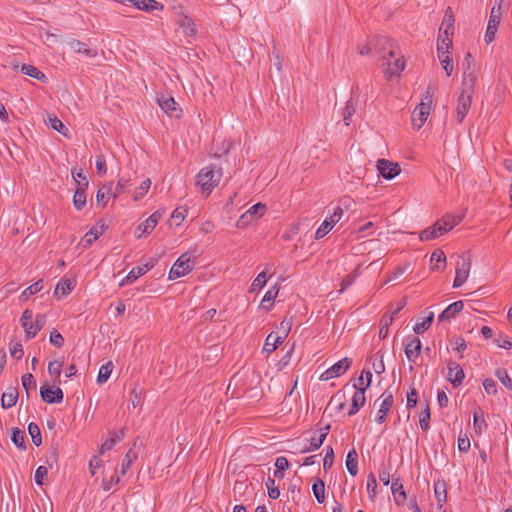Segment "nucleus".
Listing matches in <instances>:
<instances>
[{"label":"nucleus","mask_w":512,"mask_h":512,"mask_svg":"<svg viewBox=\"0 0 512 512\" xmlns=\"http://www.w3.org/2000/svg\"><path fill=\"white\" fill-rule=\"evenodd\" d=\"M277 295V289L273 288L268 290L261 301V307L266 310H270L271 307L273 306L274 300L276 299Z\"/></svg>","instance_id":"obj_45"},{"label":"nucleus","mask_w":512,"mask_h":512,"mask_svg":"<svg viewBox=\"0 0 512 512\" xmlns=\"http://www.w3.org/2000/svg\"><path fill=\"white\" fill-rule=\"evenodd\" d=\"M377 169L379 174L388 180L395 178L401 172V168L397 163L386 159H379L377 161Z\"/></svg>","instance_id":"obj_12"},{"label":"nucleus","mask_w":512,"mask_h":512,"mask_svg":"<svg viewBox=\"0 0 512 512\" xmlns=\"http://www.w3.org/2000/svg\"><path fill=\"white\" fill-rule=\"evenodd\" d=\"M40 396L44 402L54 404L61 403L63 401L64 394L59 387L53 389L47 385H43L40 388Z\"/></svg>","instance_id":"obj_15"},{"label":"nucleus","mask_w":512,"mask_h":512,"mask_svg":"<svg viewBox=\"0 0 512 512\" xmlns=\"http://www.w3.org/2000/svg\"><path fill=\"white\" fill-rule=\"evenodd\" d=\"M446 260L445 254L442 250H435L431 254L432 269H440L439 263H444Z\"/></svg>","instance_id":"obj_60"},{"label":"nucleus","mask_w":512,"mask_h":512,"mask_svg":"<svg viewBox=\"0 0 512 512\" xmlns=\"http://www.w3.org/2000/svg\"><path fill=\"white\" fill-rule=\"evenodd\" d=\"M410 268V263L406 262L395 268V270L387 275L386 282H390L401 277Z\"/></svg>","instance_id":"obj_54"},{"label":"nucleus","mask_w":512,"mask_h":512,"mask_svg":"<svg viewBox=\"0 0 512 512\" xmlns=\"http://www.w3.org/2000/svg\"><path fill=\"white\" fill-rule=\"evenodd\" d=\"M366 384L365 387H358V385H354L356 389L354 395L352 396V405L348 412L349 416L355 415L366 402L365 391L371 385L372 381V373L370 371L365 372Z\"/></svg>","instance_id":"obj_6"},{"label":"nucleus","mask_w":512,"mask_h":512,"mask_svg":"<svg viewBox=\"0 0 512 512\" xmlns=\"http://www.w3.org/2000/svg\"><path fill=\"white\" fill-rule=\"evenodd\" d=\"M18 399V390L17 388H10L8 391L4 392L1 397V405L4 409H8L13 407Z\"/></svg>","instance_id":"obj_30"},{"label":"nucleus","mask_w":512,"mask_h":512,"mask_svg":"<svg viewBox=\"0 0 512 512\" xmlns=\"http://www.w3.org/2000/svg\"><path fill=\"white\" fill-rule=\"evenodd\" d=\"M11 441L15 444V446H17L19 449H26V445H25V433L18 429V428H15L12 432V436H11Z\"/></svg>","instance_id":"obj_49"},{"label":"nucleus","mask_w":512,"mask_h":512,"mask_svg":"<svg viewBox=\"0 0 512 512\" xmlns=\"http://www.w3.org/2000/svg\"><path fill=\"white\" fill-rule=\"evenodd\" d=\"M434 319V313L429 312V314L424 317V319L421 322H418L413 327V331L416 334H423L426 330H428L433 322Z\"/></svg>","instance_id":"obj_37"},{"label":"nucleus","mask_w":512,"mask_h":512,"mask_svg":"<svg viewBox=\"0 0 512 512\" xmlns=\"http://www.w3.org/2000/svg\"><path fill=\"white\" fill-rule=\"evenodd\" d=\"M137 458V454L133 449H129L121 464V474L125 475Z\"/></svg>","instance_id":"obj_46"},{"label":"nucleus","mask_w":512,"mask_h":512,"mask_svg":"<svg viewBox=\"0 0 512 512\" xmlns=\"http://www.w3.org/2000/svg\"><path fill=\"white\" fill-rule=\"evenodd\" d=\"M442 235H444V234L439 232L438 225H437V223H435L433 226L428 227L427 229L423 230L420 233V240L421 241H429V240L435 239Z\"/></svg>","instance_id":"obj_43"},{"label":"nucleus","mask_w":512,"mask_h":512,"mask_svg":"<svg viewBox=\"0 0 512 512\" xmlns=\"http://www.w3.org/2000/svg\"><path fill=\"white\" fill-rule=\"evenodd\" d=\"M266 209H267V207L265 204L257 203L255 205H253L252 207H250L247 210V212L252 217V219L255 221V220L261 218L265 214Z\"/></svg>","instance_id":"obj_51"},{"label":"nucleus","mask_w":512,"mask_h":512,"mask_svg":"<svg viewBox=\"0 0 512 512\" xmlns=\"http://www.w3.org/2000/svg\"><path fill=\"white\" fill-rule=\"evenodd\" d=\"M454 21L455 20H454L453 14H452V10L449 7L445 12V15H444V18H443V21L441 24V28H440V30H442L444 27V35L452 36L454 34Z\"/></svg>","instance_id":"obj_32"},{"label":"nucleus","mask_w":512,"mask_h":512,"mask_svg":"<svg viewBox=\"0 0 512 512\" xmlns=\"http://www.w3.org/2000/svg\"><path fill=\"white\" fill-rule=\"evenodd\" d=\"M351 364L352 360L348 357L339 360L321 374L320 380L328 381L330 379L343 375L350 368Z\"/></svg>","instance_id":"obj_8"},{"label":"nucleus","mask_w":512,"mask_h":512,"mask_svg":"<svg viewBox=\"0 0 512 512\" xmlns=\"http://www.w3.org/2000/svg\"><path fill=\"white\" fill-rule=\"evenodd\" d=\"M196 252L197 249L194 248L193 251L183 253L172 265L169 271V279L174 280L180 278L192 271L195 264L193 258H196L193 254Z\"/></svg>","instance_id":"obj_3"},{"label":"nucleus","mask_w":512,"mask_h":512,"mask_svg":"<svg viewBox=\"0 0 512 512\" xmlns=\"http://www.w3.org/2000/svg\"><path fill=\"white\" fill-rule=\"evenodd\" d=\"M131 186L130 180L125 178H120L117 184L112 186V197L117 198L119 195L125 192V190Z\"/></svg>","instance_id":"obj_48"},{"label":"nucleus","mask_w":512,"mask_h":512,"mask_svg":"<svg viewBox=\"0 0 512 512\" xmlns=\"http://www.w3.org/2000/svg\"><path fill=\"white\" fill-rule=\"evenodd\" d=\"M495 376L508 390L512 391V379L510 378L505 369H497L495 372Z\"/></svg>","instance_id":"obj_52"},{"label":"nucleus","mask_w":512,"mask_h":512,"mask_svg":"<svg viewBox=\"0 0 512 512\" xmlns=\"http://www.w3.org/2000/svg\"><path fill=\"white\" fill-rule=\"evenodd\" d=\"M133 4L136 8L143 11H153L155 9H162L163 5L155 0H127Z\"/></svg>","instance_id":"obj_31"},{"label":"nucleus","mask_w":512,"mask_h":512,"mask_svg":"<svg viewBox=\"0 0 512 512\" xmlns=\"http://www.w3.org/2000/svg\"><path fill=\"white\" fill-rule=\"evenodd\" d=\"M380 398H382V402L380 404L378 412L388 414L394 403L393 394L388 391H385Z\"/></svg>","instance_id":"obj_41"},{"label":"nucleus","mask_w":512,"mask_h":512,"mask_svg":"<svg viewBox=\"0 0 512 512\" xmlns=\"http://www.w3.org/2000/svg\"><path fill=\"white\" fill-rule=\"evenodd\" d=\"M437 50H438V58L440 60V63L442 65L443 69L446 72V75L451 76V74L453 72L454 65H453V59L450 56L449 51H442V46L437 47Z\"/></svg>","instance_id":"obj_26"},{"label":"nucleus","mask_w":512,"mask_h":512,"mask_svg":"<svg viewBox=\"0 0 512 512\" xmlns=\"http://www.w3.org/2000/svg\"><path fill=\"white\" fill-rule=\"evenodd\" d=\"M150 185L151 180L149 178L143 180L140 186L136 189L134 200L142 198L148 192Z\"/></svg>","instance_id":"obj_64"},{"label":"nucleus","mask_w":512,"mask_h":512,"mask_svg":"<svg viewBox=\"0 0 512 512\" xmlns=\"http://www.w3.org/2000/svg\"><path fill=\"white\" fill-rule=\"evenodd\" d=\"M313 494L318 501V503L322 504L325 501V483L320 478H317L316 481L312 485Z\"/></svg>","instance_id":"obj_36"},{"label":"nucleus","mask_w":512,"mask_h":512,"mask_svg":"<svg viewBox=\"0 0 512 512\" xmlns=\"http://www.w3.org/2000/svg\"><path fill=\"white\" fill-rule=\"evenodd\" d=\"M404 305H405V302L402 305H400L398 308H396L390 316L384 315L382 317L381 322H380V330H379V338L380 339H385L387 337L389 325H391V323L394 320V316L400 312V310L403 308Z\"/></svg>","instance_id":"obj_25"},{"label":"nucleus","mask_w":512,"mask_h":512,"mask_svg":"<svg viewBox=\"0 0 512 512\" xmlns=\"http://www.w3.org/2000/svg\"><path fill=\"white\" fill-rule=\"evenodd\" d=\"M75 281L73 279H62L55 287L54 294L61 292L62 296L68 295L74 288Z\"/></svg>","instance_id":"obj_35"},{"label":"nucleus","mask_w":512,"mask_h":512,"mask_svg":"<svg viewBox=\"0 0 512 512\" xmlns=\"http://www.w3.org/2000/svg\"><path fill=\"white\" fill-rule=\"evenodd\" d=\"M163 215L164 211H155L144 222L138 225L135 231V236L139 239L145 235L150 234L162 219Z\"/></svg>","instance_id":"obj_9"},{"label":"nucleus","mask_w":512,"mask_h":512,"mask_svg":"<svg viewBox=\"0 0 512 512\" xmlns=\"http://www.w3.org/2000/svg\"><path fill=\"white\" fill-rule=\"evenodd\" d=\"M463 307L464 303L462 301L453 302L442 311V313L438 316V320L440 322L451 320L462 311Z\"/></svg>","instance_id":"obj_22"},{"label":"nucleus","mask_w":512,"mask_h":512,"mask_svg":"<svg viewBox=\"0 0 512 512\" xmlns=\"http://www.w3.org/2000/svg\"><path fill=\"white\" fill-rule=\"evenodd\" d=\"M421 352V341L417 337H413L405 345V355L409 361L414 362L415 359L420 355Z\"/></svg>","instance_id":"obj_24"},{"label":"nucleus","mask_w":512,"mask_h":512,"mask_svg":"<svg viewBox=\"0 0 512 512\" xmlns=\"http://www.w3.org/2000/svg\"><path fill=\"white\" fill-rule=\"evenodd\" d=\"M222 175L221 167L216 165L203 167L196 176V185L201 188L203 194L208 196L218 186Z\"/></svg>","instance_id":"obj_1"},{"label":"nucleus","mask_w":512,"mask_h":512,"mask_svg":"<svg viewBox=\"0 0 512 512\" xmlns=\"http://www.w3.org/2000/svg\"><path fill=\"white\" fill-rule=\"evenodd\" d=\"M106 226L104 224H97L93 226L82 238V243L84 247L90 246L94 241H96L106 230Z\"/></svg>","instance_id":"obj_23"},{"label":"nucleus","mask_w":512,"mask_h":512,"mask_svg":"<svg viewBox=\"0 0 512 512\" xmlns=\"http://www.w3.org/2000/svg\"><path fill=\"white\" fill-rule=\"evenodd\" d=\"M179 26L187 36H193L196 33V27L193 20L188 16H183L179 20Z\"/></svg>","instance_id":"obj_40"},{"label":"nucleus","mask_w":512,"mask_h":512,"mask_svg":"<svg viewBox=\"0 0 512 512\" xmlns=\"http://www.w3.org/2000/svg\"><path fill=\"white\" fill-rule=\"evenodd\" d=\"M346 467L348 472L352 476H356L358 473V454L355 449L348 452L346 457Z\"/></svg>","instance_id":"obj_33"},{"label":"nucleus","mask_w":512,"mask_h":512,"mask_svg":"<svg viewBox=\"0 0 512 512\" xmlns=\"http://www.w3.org/2000/svg\"><path fill=\"white\" fill-rule=\"evenodd\" d=\"M62 367H63V361L54 360V361L50 362L48 365L49 375L58 379L61 375Z\"/></svg>","instance_id":"obj_55"},{"label":"nucleus","mask_w":512,"mask_h":512,"mask_svg":"<svg viewBox=\"0 0 512 512\" xmlns=\"http://www.w3.org/2000/svg\"><path fill=\"white\" fill-rule=\"evenodd\" d=\"M157 102L161 109L168 114L170 117L179 118L181 115V109L178 107V104L175 102L172 96L161 95L157 97Z\"/></svg>","instance_id":"obj_13"},{"label":"nucleus","mask_w":512,"mask_h":512,"mask_svg":"<svg viewBox=\"0 0 512 512\" xmlns=\"http://www.w3.org/2000/svg\"><path fill=\"white\" fill-rule=\"evenodd\" d=\"M372 368L376 374H382L385 371V365L383 362V354L380 351H378L374 355Z\"/></svg>","instance_id":"obj_57"},{"label":"nucleus","mask_w":512,"mask_h":512,"mask_svg":"<svg viewBox=\"0 0 512 512\" xmlns=\"http://www.w3.org/2000/svg\"><path fill=\"white\" fill-rule=\"evenodd\" d=\"M372 44L373 48L377 50L379 54H383L384 59L386 53L390 58L395 57L397 44L391 38L387 36H377L372 40Z\"/></svg>","instance_id":"obj_7"},{"label":"nucleus","mask_w":512,"mask_h":512,"mask_svg":"<svg viewBox=\"0 0 512 512\" xmlns=\"http://www.w3.org/2000/svg\"><path fill=\"white\" fill-rule=\"evenodd\" d=\"M49 123L50 126L56 130L57 132L61 133L62 135L69 137L68 132L69 130L66 128V126L62 123L60 119H58L56 116H50L49 117Z\"/></svg>","instance_id":"obj_53"},{"label":"nucleus","mask_w":512,"mask_h":512,"mask_svg":"<svg viewBox=\"0 0 512 512\" xmlns=\"http://www.w3.org/2000/svg\"><path fill=\"white\" fill-rule=\"evenodd\" d=\"M284 337L279 336L275 334L274 332H271L265 340L263 351L267 352L268 354L274 352L278 346L283 342Z\"/></svg>","instance_id":"obj_29"},{"label":"nucleus","mask_w":512,"mask_h":512,"mask_svg":"<svg viewBox=\"0 0 512 512\" xmlns=\"http://www.w3.org/2000/svg\"><path fill=\"white\" fill-rule=\"evenodd\" d=\"M70 45L76 53L84 54L89 58H93L97 55L96 50L87 48L86 44L79 40H73Z\"/></svg>","instance_id":"obj_34"},{"label":"nucleus","mask_w":512,"mask_h":512,"mask_svg":"<svg viewBox=\"0 0 512 512\" xmlns=\"http://www.w3.org/2000/svg\"><path fill=\"white\" fill-rule=\"evenodd\" d=\"M33 319V312L29 309H26L21 316L20 322L22 327L25 330V335L27 339L34 338L37 333L43 328L45 325V316L42 314H37L33 325H28V321Z\"/></svg>","instance_id":"obj_5"},{"label":"nucleus","mask_w":512,"mask_h":512,"mask_svg":"<svg viewBox=\"0 0 512 512\" xmlns=\"http://www.w3.org/2000/svg\"><path fill=\"white\" fill-rule=\"evenodd\" d=\"M462 218L457 215H445L440 220H438L436 223L438 225V230L440 233H447L450 231L453 227L458 225L461 222Z\"/></svg>","instance_id":"obj_20"},{"label":"nucleus","mask_w":512,"mask_h":512,"mask_svg":"<svg viewBox=\"0 0 512 512\" xmlns=\"http://www.w3.org/2000/svg\"><path fill=\"white\" fill-rule=\"evenodd\" d=\"M154 266V263L151 261L149 263H146L142 266H137V267H134L128 274L127 276L122 279V281L120 282V286H124L128 283H132L134 282L135 280H137L140 276L144 275L148 270H150L151 268H153Z\"/></svg>","instance_id":"obj_19"},{"label":"nucleus","mask_w":512,"mask_h":512,"mask_svg":"<svg viewBox=\"0 0 512 512\" xmlns=\"http://www.w3.org/2000/svg\"><path fill=\"white\" fill-rule=\"evenodd\" d=\"M113 367H114V365L111 361L107 362L106 364H103L100 367L98 375H97V383L98 384H103L109 379V377L112 373Z\"/></svg>","instance_id":"obj_38"},{"label":"nucleus","mask_w":512,"mask_h":512,"mask_svg":"<svg viewBox=\"0 0 512 512\" xmlns=\"http://www.w3.org/2000/svg\"><path fill=\"white\" fill-rule=\"evenodd\" d=\"M43 288V281L38 280L37 282L31 284L27 287L21 294V299L27 300L31 295H34L40 292Z\"/></svg>","instance_id":"obj_50"},{"label":"nucleus","mask_w":512,"mask_h":512,"mask_svg":"<svg viewBox=\"0 0 512 512\" xmlns=\"http://www.w3.org/2000/svg\"><path fill=\"white\" fill-rule=\"evenodd\" d=\"M390 57L389 59L387 60L386 62V65H387V69L385 71L386 74L389 75V77H392V76H398L400 74V72L404 69V66H405V62L403 60L402 57H394V61L391 62L390 61Z\"/></svg>","instance_id":"obj_27"},{"label":"nucleus","mask_w":512,"mask_h":512,"mask_svg":"<svg viewBox=\"0 0 512 512\" xmlns=\"http://www.w3.org/2000/svg\"><path fill=\"white\" fill-rule=\"evenodd\" d=\"M430 408L429 405H426V408L419 415V423L422 430L427 431L430 427Z\"/></svg>","instance_id":"obj_61"},{"label":"nucleus","mask_w":512,"mask_h":512,"mask_svg":"<svg viewBox=\"0 0 512 512\" xmlns=\"http://www.w3.org/2000/svg\"><path fill=\"white\" fill-rule=\"evenodd\" d=\"M89 182L85 180V182L77 181V188L73 195V204L77 210H82L86 204V189L88 188Z\"/></svg>","instance_id":"obj_18"},{"label":"nucleus","mask_w":512,"mask_h":512,"mask_svg":"<svg viewBox=\"0 0 512 512\" xmlns=\"http://www.w3.org/2000/svg\"><path fill=\"white\" fill-rule=\"evenodd\" d=\"M342 216L343 209L340 206L335 207L333 214L328 219H325L317 229L315 233V239H321L326 236Z\"/></svg>","instance_id":"obj_10"},{"label":"nucleus","mask_w":512,"mask_h":512,"mask_svg":"<svg viewBox=\"0 0 512 512\" xmlns=\"http://www.w3.org/2000/svg\"><path fill=\"white\" fill-rule=\"evenodd\" d=\"M367 490L370 499L373 501L377 495V481L373 473H370L367 477Z\"/></svg>","instance_id":"obj_58"},{"label":"nucleus","mask_w":512,"mask_h":512,"mask_svg":"<svg viewBox=\"0 0 512 512\" xmlns=\"http://www.w3.org/2000/svg\"><path fill=\"white\" fill-rule=\"evenodd\" d=\"M487 427L488 425L484 418L483 410L480 407L476 408L473 413V428L476 434H481L487 429Z\"/></svg>","instance_id":"obj_28"},{"label":"nucleus","mask_w":512,"mask_h":512,"mask_svg":"<svg viewBox=\"0 0 512 512\" xmlns=\"http://www.w3.org/2000/svg\"><path fill=\"white\" fill-rule=\"evenodd\" d=\"M21 71L32 78H35L40 81H44L46 79V76L44 73H42L37 67L33 65H27L24 64L21 68Z\"/></svg>","instance_id":"obj_42"},{"label":"nucleus","mask_w":512,"mask_h":512,"mask_svg":"<svg viewBox=\"0 0 512 512\" xmlns=\"http://www.w3.org/2000/svg\"><path fill=\"white\" fill-rule=\"evenodd\" d=\"M433 96L434 89L431 86H428L425 94L421 99V102L412 113L411 120L414 128L420 129L427 120L431 111Z\"/></svg>","instance_id":"obj_2"},{"label":"nucleus","mask_w":512,"mask_h":512,"mask_svg":"<svg viewBox=\"0 0 512 512\" xmlns=\"http://www.w3.org/2000/svg\"><path fill=\"white\" fill-rule=\"evenodd\" d=\"M329 430H330L329 424L326 425L324 428L319 429L317 431L318 435L312 436L309 439V445H305L302 448L301 453H307V452H311V451H315V450L319 449L321 447V445L323 444V442L325 441Z\"/></svg>","instance_id":"obj_14"},{"label":"nucleus","mask_w":512,"mask_h":512,"mask_svg":"<svg viewBox=\"0 0 512 512\" xmlns=\"http://www.w3.org/2000/svg\"><path fill=\"white\" fill-rule=\"evenodd\" d=\"M266 487L268 489V495L271 499H277L280 496V490L275 486V480L271 477H268L266 481Z\"/></svg>","instance_id":"obj_63"},{"label":"nucleus","mask_w":512,"mask_h":512,"mask_svg":"<svg viewBox=\"0 0 512 512\" xmlns=\"http://www.w3.org/2000/svg\"><path fill=\"white\" fill-rule=\"evenodd\" d=\"M28 432L32 438L33 444L37 447L40 446L42 443V438L39 426L33 422L29 423Z\"/></svg>","instance_id":"obj_47"},{"label":"nucleus","mask_w":512,"mask_h":512,"mask_svg":"<svg viewBox=\"0 0 512 512\" xmlns=\"http://www.w3.org/2000/svg\"><path fill=\"white\" fill-rule=\"evenodd\" d=\"M472 103L471 94H466L464 91L460 93L457 99L456 118L461 123L467 115Z\"/></svg>","instance_id":"obj_16"},{"label":"nucleus","mask_w":512,"mask_h":512,"mask_svg":"<svg viewBox=\"0 0 512 512\" xmlns=\"http://www.w3.org/2000/svg\"><path fill=\"white\" fill-rule=\"evenodd\" d=\"M435 498L440 507H442L443 503L446 501L447 493L444 484H435L434 486Z\"/></svg>","instance_id":"obj_59"},{"label":"nucleus","mask_w":512,"mask_h":512,"mask_svg":"<svg viewBox=\"0 0 512 512\" xmlns=\"http://www.w3.org/2000/svg\"><path fill=\"white\" fill-rule=\"evenodd\" d=\"M391 492L396 505L401 506L405 504L407 495L399 478L393 480Z\"/></svg>","instance_id":"obj_21"},{"label":"nucleus","mask_w":512,"mask_h":512,"mask_svg":"<svg viewBox=\"0 0 512 512\" xmlns=\"http://www.w3.org/2000/svg\"><path fill=\"white\" fill-rule=\"evenodd\" d=\"M471 264L467 259L462 258L461 262L457 263L456 276L453 282V287L458 288L462 286L467 280L470 272Z\"/></svg>","instance_id":"obj_17"},{"label":"nucleus","mask_w":512,"mask_h":512,"mask_svg":"<svg viewBox=\"0 0 512 512\" xmlns=\"http://www.w3.org/2000/svg\"><path fill=\"white\" fill-rule=\"evenodd\" d=\"M355 111H356V109H355L354 102L352 101V99L348 100L346 102V106L343 110V121L346 126H348L350 124V119L354 115Z\"/></svg>","instance_id":"obj_56"},{"label":"nucleus","mask_w":512,"mask_h":512,"mask_svg":"<svg viewBox=\"0 0 512 512\" xmlns=\"http://www.w3.org/2000/svg\"><path fill=\"white\" fill-rule=\"evenodd\" d=\"M505 0H495V4L491 9L484 41L486 44H490L494 39L498 31V26L502 17L503 9L502 5Z\"/></svg>","instance_id":"obj_4"},{"label":"nucleus","mask_w":512,"mask_h":512,"mask_svg":"<svg viewBox=\"0 0 512 512\" xmlns=\"http://www.w3.org/2000/svg\"><path fill=\"white\" fill-rule=\"evenodd\" d=\"M22 385L24 389L26 390L27 394L30 390L36 389V380L34 376L31 373L24 374L22 376Z\"/></svg>","instance_id":"obj_62"},{"label":"nucleus","mask_w":512,"mask_h":512,"mask_svg":"<svg viewBox=\"0 0 512 512\" xmlns=\"http://www.w3.org/2000/svg\"><path fill=\"white\" fill-rule=\"evenodd\" d=\"M447 380L454 386L459 387L462 385L465 378V373L461 365L455 361L449 360L447 363Z\"/></svg>","instance_id":"obj_11"},{"label":"nucleus","mask_w":512,"mask_h":512,"mask_svg":"<svg viewBox=\"0 0 512 512\" xmlns=\"http://www.w3.org/2000/svg\"><path fill=\"white\" fill-rule=\"evenodd\" d=\"M474 59H473V56L471 55V53H466L465 55V58L461 64V68L463 70V75H464V79H463V84L467 86V74L469 71H472L474 70Z\"/></svg>","instance_id":"obj_44"},{"label":"nucleus","mask_w":512,"mask_h":512,"mask_svg":"<svg viewBox=\"0 0 512 512\" xmlns=\"http://www.w3.org/2000/svg\"><path fill=\"white\" fill-rule=\"evenodd\" d=\"M109 197H112V183L102 185L99 188L96 195V200L98 203H103V206H105Z\"/></svg>","instance_id":"obj_39"}]
</instances>
